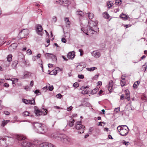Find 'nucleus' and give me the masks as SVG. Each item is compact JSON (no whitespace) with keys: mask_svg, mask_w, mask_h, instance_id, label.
I'll use <instances>...</instances> for the list:
<instances>
[{"mask_svg":"<svg viewBox=\"0 0 147 147\" xmlns=\"http://www.w3.org/2000/svg\"><path fill=\"white\" fill-rule=\"evenodd\" d=\"M3 86L5 87H8L9 86V85L7 83H4Z\"/></svg>","mask_w":147,"mask_h":147,"instance_id":"57","label":"nucleus"},{"mask_svg":"<svg viewBox=\"0 0 147 147\" xmlns=\"http://www.w3.org/2000/svg\"><path fill=\"white\" fill-rule=\"evenodd\" d=\"M48 89L50 91H52L53 89V86H50L48 87Z\"/></svg>","mask_w":147,"mask_h":147,"instance_id":"44","label":"nucleus"},{"mask_svg":"<svg viewBox=\"0 0 147 147\" xmlns=\"http://www.w3.org/2000/svg\"><path fill=\"white\" fill-rule=\"evenodd\" d=\"M30 115V113L27 111L24 112L23 113V115L24 117H26L29 116H31V117H33V115Z\"/></svg>","mask_w":147,"mask_h":147,"instance_id":"24","label":"nucleus"},{"mask_svg":"<svg viewBox=\"0 0 147 147\" xmlns=\"http://www.w3.org/2000/svg\"><path fill=\"white\" fill-rule=\"evenodd\" d=\"M97 69V68L96 67H87L86 68V69L89 71H93L95 69Z\"/></svg>","mask_w":147,"mask_h":147,"instance_id":"32","label":"nucleus"},{"mask_svg":"<svg viewBox=\"0 0 147 147\" xmlns=\"http://www.w3.org/2000/svg\"><path fill=\"white\" fill-rule=\"evenodd\" d=\"M27 50V48L26 47H23L21 49V50L22 51H26Z\"/></svg>","mask_w":147,"mask_h":147,"instance_id":"49","label":"nucleus"},{"mask_svg":"<svg viewBox=\"0 0 147 147\" xmlns=\"http://www.w3.org/2000/svg\"><path fill=\"white\" fill-rule=\"evenodd\" d=\"M120 84L122 86H124L125 84V80H121Z\"/></svg>","mask_w":147,"mask_h":147,"instance_id":"37","label":"nucleus"},{"mask_svg":"<svg viewBox=\"0 0 147 147\" xmlns=\"http://www.w3.org/2000/svg\"><path fill=\"white\" fill-rule=\"evenodd\" d=\"M113 86H109L108 88V89L109 90V91L111 92V90H112V88H113Z\"/></svg>","mask_w":147,"mask_h":147,"instance_id":"47","label":"nucleus"},{"mask_svg":"<svg viewBox=\"0 0 147 147\" xmlns=\"http://www.w3.org/2000/svg\"><path fill=\"white\" fill-rule=\"evenodd\" d=\"M17 138L19 145L22 147H36V146L33 143L28 141L26 136L21 135H18Z\"/></svg>","mask_w":147,"mask_h":147,"instance_id":"2","label":"nucleus"},{"mask_svg":"<svg viewBox=\"0 0 147 147\" xmlns=\"http://www.w3.org/2000/svg\"><path fill=\"white\" fill-rule=\"evenodd\" d=\"M23 102L25 104H30L31 105H35V101L34 99L32 100H28L25 99H22Z\"/></svg>","mask_w":147,"mask_h":147,"instance_id":"11","label":"nucleus"},{"mask_svg":"<svg viewBox=\"0 0 147 147\" xmlns=\"http://www.w3.org/2000/svg\"><path fill=\"white\" fill-rule=\"evenodd\" d=\"M120 17L121 18L123 19L124 20L127 19L128 17L127 15L124 14L122 13L120 15Z\"/></svg>","mask_w":147,"mask_h":147,"instance_id":"27","label":"nucleus"},{"mask_svg":"<svg viewBox=\"0 0 147 147\" xmlns=\"http://www.w3.org/2000/svg\"><path fill=\"white\" fill-rule=\"evenodd\" d=\"M84 107H91V105L90 103L88 102H86L84 104Z\"/></svg>","mask_w":147,"mask_h":147,"instance_id":"39","label":"nucleus"},{"mask_svg":"<svg viewBox=\"0 0 147 147\" xmlns=\"http://www.w3.org/2000/svg\"><path fill=\"white\" fill-rule=\"evenodd\" d=\"M49 147H55L51 143H49Z\"/></svg>","mask_w":147,"mask_h":147,"instance_id":"64","label":"nucleus"},{"mask_svg":"<svg viewBox=\"0 0 147 147\" xmlns=\"http://www.w3.org/2000/svg\"><path fill=\"white\" fill-rule=\"evenodd\" d=\"M62 96V95L60 94H58L56 95L57 98H61Z\"/></svg>","mask_w":147,"mask_h":147,"instance_id":"50","label":"nucleus"},{"mask_svg":"<svg viewBox=\"0 0 147 147\" xmlns=\"http://www.w3.org/2000/svg\"><path fill=\"white\" fill-rule=\"evenodd\" d=\"M29 34V31L27 29H24L22 30L19 34V37L22 39L27 36Z\"/></svg>","mask_w":147,"mask_h":147,"instance_id":"6","label":"nucleus"},{"mask_svg":"<svg viewBox=\"0 0 147 147\" xmlns=\"http://www.w3.org/2000/svg\"><path fill=\"white\" fill-rule=\"evenodd\" d=\"M81 93L82 94H87L88 93V91L87 90H83L82 91Z\"/></svg>","mask_w":147,"mask_h":147,"instance_id":"46","label":"nucleus"},{"mask_svg":"<svg viewBox=\"0 0 147 147\" xmlns=\"http://www.w3.org/2000/svg\"><path fill=\"white\" fill-rule=\"evenodd\" d=\"M58 70L57 69H55L52 71H51L49 73V74L51 75H55L57 74V71Z\"/></svg>","mask_w":147,"mask_h":147,"instance_id":"21","label":"nucleus"},{"mask_svg":"<svg viewBox=\"0 0 147 147\" xmlns=\"http://www.w3.org/2000/svg\"><path fill=\"white\" fill-rule=\"evenodd\" d=\"M103 16L106 19H108L109 18L110 16L107 12H104L103 14Z\"/></svg>","mask_w":147,"mask_h":147,"instance_id":"28","label":"nucleus"},{"mask_svg":"<svg viewBox=\"0 0 147 147\" xmlns=\"http://www.w3.org/2000/svg\"><path fill=\"white\" fill-rule=\"evenodd\" d=\"M61 41L63 43H65L66 42V39L63 38L61 39Z\"/></svg>","mask_w":147,"mask_h":147,"instance_id":"58","label":"nucleus"},{"mask_svg":"<svg viewBox=\"0 0 147 147\" xmlns=\"http://www.w3.org/2000/svg\"><path fill=\"white\" fill-rule=\"evenodd\" d=\"M31 73L28 71H25L24 72L23 76L22 79H26L29 78L31 75Z\"/></svg>","mask_w":147,"mask_h":147,"instance_id":"14","label":"nucleus"},{"mask_svg":"<svg viewBox=\"0 0 147 147\" xmlns=\"http://www.w3.org/2000/svg\"><path fill=\"white\" fill-rule=\"evenodd\" d=\"M27 53L29 55H30L32 54V51L30 49H28L26 51Z\"/></svg>","mask_w":147,"mask_h":147,"instance_id":"41","label":"nucleus"},{"mask_svg":"<svg viewBox=\"0 0 147 147\" xmlns=\"http://www.w3.org/2000/svg\"><path fill=\"white\" fill-rule=\"evenodd\" d=\"M75 56V52L73 51L68 53L67 55V57L69 59H73Z\"/></svg>","mask_w":147,"mask_h":147,"instance_id":"16","label":"nucleus"},{"mask_svg":"<svg viewBox=\"0 0 147 147\" xmlns=\"http://www.w3.org/2000/svg\"><path fill=\"white\" fill-rule=\"evenodd\" d=\"M88 14V17L89 19H92L94 17V15L93 13H87Z\"/></svg>","mask_w":147,"mask_h":147,"instance_id":"29","label":"nucleus"},{"mask_svg":"<svg viewBox=\"0 0 147 147\" xmlns=\"http://www.w3.org/2000/svg\"><path fill=\"white\" fill-rule=\"evenodd\" d=\"M117 130L121 135L125 136L128 134L129 129L127 125H122L118 126L117 128Z\"/></svg>","mask_w":147,"mask_h":147,"instance_id":"3","label":"nucleus"},{"mask_svg":"<svg viewBox=\"0 0 147 147\" xmlns=\"http://www.w3.org/2000/svg\"><path fill=\"white\" fill-rule=\"evenodd\" d=\"M9 112L7 111H4V114L6 115H9Z\"/></svg>","mask_w":147,"mask_h":147,"instance_id":"62","label":"nucleus"},{"mask_svg":"<svg viewBox=\"0 0 147 147\" xmlns=\"http://www.w3.org/2000/svg\"><path fill=\"white\" fill-rule=\"evenodd\" d=\"M37 59V57L36 56H33L32 57V59L34 61H36Z\"/></svg>","mask_w":147,"mask_h":147,"instance_id":"56","label":"nucleus"},{"mask_svg":"<svg viewBox=\"0 0 147 147\" xmlns=\"http://www.w3.org/2000/svg\"><path fill=\"white\" fill-rule=\"evenodd\" d=\"M99 75H96L95 76L93 77V79L94 80H95L97 78H98Z\"/></svg>","mask_w":147,"mask_h":147,"instance_id":"54","label":"nucleus"},{"mask_svg":"<svg viewBox=\"0 0 147 147\" xmlns=\"http://www.w3.org/2000/svg\"><path fill=\"white\" fill-rule=\"evenodd\" d=\"M76 68V70L78 71H82L83 69V67L82 66V65H79L77 66Z\"/></svg>","mask_w":147,"mask_h":147,"instance_id":"22","label":"nucleus"},{"mask_svg":"<svg viewBox=\"0 0 147 147\" xmlns=\"http://www.w3.org/2000/svg\"><path fill=\"white\" fill-rule=\"evenodd\" d=\"M125 95V98L129 101L130 100V96L129 92L126 93Z\"/></svg>","mask_w":147,"mask_h":147,"instance_id":"34","label":"nucleus"},{"mask_svg":"<svg viewBox=\"0 0 147 147\" xmlns=\"http://www.w3.org/2000/svg\"><path fill=\"white\" fill-rule=\"evenodd\" d=\"M78 77L80 79H83L84 78V76L82 74H79L78 75Z\"/></svg>","mask_w":147,"mask_h":147,"instance_id":"45","label":"nucleus"},{"mask_svg":"<svg viewBox=\"0 0 147 147\" xmlns=\"http://www.w3.org/2000/svg\"><path fill=\"white\" fill-rule=\"evenodd\" d=\"M12 55L11 54L8 55L7 57V60L9 62H10L12 59Z\"/></svg>","mask_w":147,"mask_h":147,"instance_id":"30","label":"nucleus"},{"mask_svg":"<svg viewBox=\"0 0 147 147\" xmlns=\"http://www.w3.org/2000/svg\"><path fill=\"white\" fill-rule=\"evenodd\" d=\"M34 109L35 113L36 114V115L37 116H39L42 115H45L47 114V113L46 111H40L36 107H35Z\"/></svg>","mask_w":147,"mask_h":147,"instance_id":"7","label":"nucleus"},{"mask_svg":"<svg viewBox=\"0 0 147 147\" xmlns=\"http://www.w3.org/2000/svg\"><path fill=\"white\" fill-rule=\"evenodd\" d=\"M61 138V140L62 142L67 144H69L71 141V139L65 135H63Z\"/></svg>","mask_w":147,"mask_h":147,"instance_id":"9","label":"nucleus"},{"mask_svg":"<svg viewBox=\"0 0 147 147\" xmlns=\"http://www.w3.org/2000/svg\"><path fill=\"white\" fill-rule=\"evenodd\" d=\"M32 124L33 126V129L36 133L38 130L39 129L40 127L42 126V123H34Z\"/></svg>","mask_w":147,"mask_h":147,"instance_id":"10","label":"nucleus"},{"mask_svg":"<svg viewBox=\"0 0 147 147\" xmlns=\"http://www.w3.org/2000/svg\"><path fill=\"white\" fill-rule=\"evenodd\" d=\"M125 75H122L121 77V80H125Z\"/></svg>","mask_w":147,"mask_h":147,"instance_id":"59","label":"nucleus"},{"mask_svg":"<svg viewBox=\"0 0 147 147\" xmlns=\"http://www.w3.org/2000/svg\"><path fill=\"white\" fill-rule=\"evenodd\" d=\"M17 47V43H13L9 47L8 49L11 51H13L16 49Z\"/></svg>","mask_w":147,"mask_h":147,"instance_id":"15","label":"nucleus"},{"mask_svg":"<svg viewBox=\"0 0 147 147\" xmlns=\"http://www.w3.org/2000/svg\"><path fill=\"white\" fill-rule=\"evenodd\" d=\"M52 54L51 53H47L45 54V57L47 59H51V55H52Z\"/></svg>","mask_w":147,"mask_h":147,"instance_id":"33","label":"nucleus"},{"mask_svg":"<svg viewBox=\"0 0 147 147\" xmlns=\"http://www.w3.org/2000/svg\"><path fill=\"white\" fill-rule=\"evenodd\" d=\"M36 30L38 35L41 36L42 35V33L41 32L42 30V28L41 26L40 25H37Z\"/></svg>","mask_w":147,"mask_h":147,"instance_id":"12","label":"nucleus"},{"mask_svg":"<svg viewBox=\"0 0 147 147\" xmlns=\"http://www.w3.org/2000/svg\"><path fill=\"white\" fill-rule=\"evenodd\" d=\"M92 55L95 58H98L101 55L100 53L98 51H95L92 53Z\"/></svg>","mask_w":147,"mask_h":147,"instance_id":"13","label":"nucleus"},{"mask_svg":"<svg viewBox=\"0 0 147 147\" xmlns=\"http://www.w3.org/2000/svg\"><path fill=\"white\" fill-rule=\"evenodd\" d=\"M79 84L78 83L76 82L74 83L73 84V86L75 88H77L79 86Z\"/></svg>","mask_w":147,"mask_h":147,"instance_id":"42","label":"nucleus"},{"mask_svg":"<svg viewBox=\"0 0 147 147\" xmlns=\"http://www.w3.org/2000/svg\"><path fill=\"white\" fill-rule=\"evenodd\" d=\"M34 93L35 94H36L37 95H39V94H38L40 92L39 91V90H36L34 91Z\"/></svg>","mask_w":147,"mask_h":147,"instance_id":"55","label":"nucleus"},{"mask_svg":"<svg viewBox=\"0 0 147 147\" xmlns=\"http://www.w3.org/2000/svg\"><path fill=\"white\" fill-rule=\"evenodd\" d=\"M53 61H56L57 60V59L56 56L52 54L51 55V58Z\"/></svg>","mask_w":147,"mask_h":147,"instance_id":"35","label":"nucleus"},{"mask_svg":"<svg viewBox=\"0 0 147 147\" xmlns=\"http://www.w3.org/2000/svg\"><path fill=\"white\" fill-rule=\"evenodd\" d=\"M77 15L80 16H82L84 15V13L81 11H78L76 12Z\"/></svg>","mask_w":147,"mask_h":147,"instance_id":"31","label":"nucleus"},{"mask_svg":"<svg viewBox=\"0 0 147 147\" xmlns=\"http://www.w3.org/2000/svg\"><path fill=\"white\" fill-rule=\"evenodd\" d=\"M93 130V127H90L89 129V131L92 132Z\"/></svg>","mask_w":147,"mask_h":147,"instance_id":"63","label":"nucleus"},{"mask_svg":"<svg viewBox=\"0 0 147 147\" xmlns=\"http://www.w3.org/2000/svg\"><path fill=\"white\" fill-rule=\"evenodd\" d=\"M121 0H116L115 1V3L116 5H119L121 4Z\"/></svg>","mask_w":147,"mask_h":147,"instance_id":"40","label":"nucleus"},{"mask_svg":"<svg viewBox=\"0 0 147 147\" xmlns=\"http://www.w3.org/2000/svg\"><path fill=\"white\" fill-rule=\"evenodd\" d=\"M4 82V80L3 79H0V85Z\"/></svg>","mask_w":147,"mask_h":147,"instance_id":"61","label":"nucleus"},{"mask_svg":"<svg viewBox=\"0 0 147 147\" xmlns=\"http://www.w3.org/2000/svg\"><path fill=\"white\" fill-rule=\"evenodd\" d=\"M9 121V120H5L4 119L3 121L1 123V126L3 127Z\"/></svg>","mask_w":147,"mask_h":147,"instance_id":"19","label":"nucleus"},{"mask_svg":"<svg viewBox=\"0 0 147 147\" xmlns=\"http://www.w3.org/2000/svg\"><path fill=\"white\" fill-rule=\"evenodd\" d=\"M113 4V3H111V2L110 1L109 2V3H108L107 4L108 7L109 8L111 7H112Z\"/></svg>","mask_w":147,"mask_h":147,"instance_id":"43","label":"nucleus"},{"mask_svg":"<svg viewBox=\"0 0 147 147\" xmlns=\"http://www.w3.org/2000/svg\"><path fill=\"white\" fill-rule=\"evenodd\" d=\"M98 91V88H96L92 90L91 93L92 94H94L96 93Z\"/></svg>","mask_w":147,"mask_h":147,"instance_id":"36","label":"nucleus"},{"mask_svg":"<svg viewBox=\"0 0 147 147\" xmlns=\"http://www.w3.org/2000/svg\"><path fill=\"white\" fill-rule=\"evenodd\" d=\"M47 130V126L45 125H43L42 123V126L40 127L39 129L38 130L37 133L43 134L46 132Z\"/></svg>","mask_w":147,"mask_h":147,"instance_id":"8","label":"nucleus"},{"mask_svg":"<svg viewBox=\"0 0 147 147\" xmlns=\"http://www.w3.org/2000/svg\"><path fill=\"white\" fill-rule=\"evenodd\" d=\"M3 143L4 142L6 144V145L2 144L5 146H6L7 145L10 144L13 141L14 139L11 137H9L8 136H6L4 138H2Z\"/></svg>","mask_w":147,"mask_h":147,"instance_id":"5","label":"nucleus"},{"mask_svg":"<svg viewBox=\"0 0 147 147\" xmlns=\"http://www.w3.org/2000/svg\"><path fill=\"white\" fill-rule=\"evenodd\" d=\"M113 82L112 80L110 81L109 83V86H113Z\"/></svg>","mask_w":147,"mask_h":147,"instance_id":"48","label":"nucleus"},{"mask_svg":"<svg viewBox=\"0 0 147 147\" xmlns=\"http://www.w3.org/2000/svg\"><path fill=\"white\" fill-rule=\"evenodd\" d=\"M72 108L73 107L71 106L67 108V110L68 111H70L72 109Z\"/></svg>","mask_w":147,"mask_h":147,"instance_id":"51","label":"nucleus"},{"mask_svg":"<svg viewBox=\"0 0 147 147\" xmlns=\"http://www.w3.org/2000/svg\"><path fill=\"white\" fill-rule=\"evenodd\" d=\"M53 21L54 22H56L57 21V18H56V17H55V16H53Z\"/></svg>","mask_w":147,"mask_h":147,"instance_id":"53","label":"nucleus"},{"mask_svg":"<svg viewBox=\"0 0 147 147\" xmlns=\"http://www.w3.org/2000/svg\"><path fill=\"white\" fill-rule=\"evenodd\" d=\"M140 83V82L138 81L135 82L133 86V88L134 89L136 88H137L139 84Z\"/></svg>","mask_w":147,"mask_h":147,"instance_id":"23","label":"nucleus"},{"mask_svg":"<svg viewBox=\"0 0 147 147\" xmlns=\"http://www.w3.org/2000/svg\"><path fill=\"white\" fill-rule=\"evenodd\" d=\"M18 63V62L17 61H13L11 65L12 67L14 69L16 68L17 65Z\"/></svg>","mask_w":147,"mask_h":147,"instance_id":"25","label":"nucleus"},{"mask_svg":"<svg viewBox=\"0 0 147 147\" xmlns=\"http://www.w3.org/2000/svg\"><path fill=\"white\" fill-rule=\"evenodd\" d=\"M34 85V81H31L30 82V86L32 87Z\"/></svg>","mask_w":147,"mask_h":147,"instance_id":"60","label":"nucleus"},{"mask_svg":"<svg viewBox=\"0 0 147 147\" xmlns=\"http://www.w3.org/2000/svg\"><path fill=\"white\" fill-rule=\"evenodd\" d=\"M75 127L76 129L77 130H81L80 131L78 132L79 134H82L84 133L85 127L83 125L81 124L80 121H78L76 122Z\"/></svg>","mask_w":147,"mask_h":147,"instance_id":"4","label":"nucleus"},{"mask_svg":"<svg viewBox=\"0 0 147 147\" xmlns=\"http://www.w3.org/2000/svg\"><path fill=\"white\" fill-rule=\"evenodd\" d=\"M18 59L20 61H22L24 58V56L21 53H19L18 54Z\"/></svg>","mask_w":147,"mask_h":147,"instance_id":"18","label":"nucleus"},{"mask_svg":"<svg viewBox=\"0 0 147 147\" xmlns=\"http://www.w3.org/2000/svg\"><path fill=\"white\" fill-rule=\"evenodd\" d=\"M97 24V20L95 21L91 20L88 22V26L86 28H81V30L87 35L94 34V32H98V28L96 27Z\"/></svg>","mask_w":147,"mask_h":147,"instance_id":"1","label":"nucleus"},{"mask_svg":"<svg viewBox=\"0 0 147 147\" xmlns=\"http://www.w3.org/2000/svg\"><path fill=\"white\" fill-rule=\"evenodd\" d=\"M147 63H146L142 66V68H143V70L144 71H146L147 69Z\"/></svg>","mask_w":147,"mask_h":147,"instance_id":"38","label":"nucleus"},{"mask_svg":"<svg viewBox=\"0 0 147 147\" xmlns=\"http://www.w3.org/2000/svg\"><path fill=\"white\" fill-rule=\"evenodd\" d=\"M74 122L75 120L74 119L72 118L68 122V125L70 127H72L74 125Z\"/></svg>","mask_w":147,"mask_h":147,"instance_id":"17","label":"nucleus"},{"mask_svg":"<svg viewBox=\"0 0 147 147\" xmlns=\"http://www.w3.org/2000/svg\"><path fill=\"white\" fill-rule=\"evenodd\" d=\"M49 143H42L40 145V147H49Z\"/></svg>","mask_w":147,"mask_h":147,"instance_id":"26","label":"nucleus"},{"mask_svg":"<svg viewBox=\"0 0 147 147\" xmlns=\"http://www.w3.org/2000/svg\"><path fill=\"white\" fill-rule=\"evenodd\" d=\"M64 21L66 23V26L67 27L69 26L70 24V22L69 20V18H65Z\"/></svg>","mask_w":147,"mask_h":147,"instance_id":"20","label":"nucleus"},{"mask_svg":"<svg viewBox=\"0 0 147 147\" xmlns=\"http://www.w3.org/2000/svg\"><path fill=\"white\" fill-rule=\"evenodd\" d=\"M123 144L126 146H128L129 144V143L128 142L124 141L123 143Z\"/></svg>","mask_w":147,"mask_h":147,"instance_id":"52","label":"nucleus"}]
</instances>
